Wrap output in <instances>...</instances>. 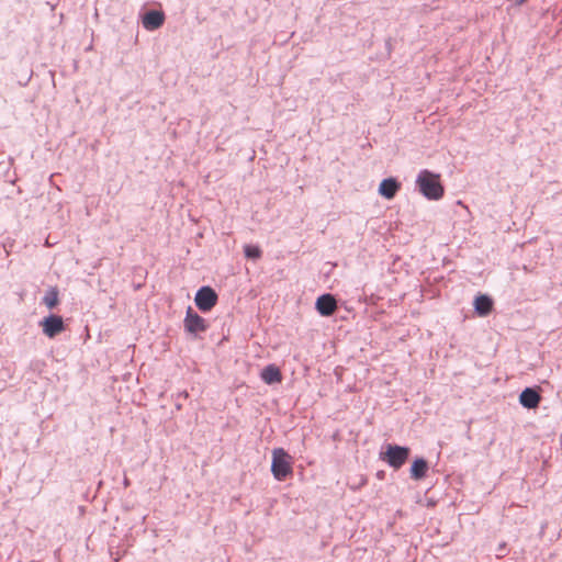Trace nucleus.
<instances>
[{
  "label": "nucleus",
  "mask_w": 562,
  "mask_h": 562,
  "mask_svg": "<svg viewBox=\"0 0 562 562\" xmlns=\"http://www.w3.org/2000/svg\"><path fill=\"white\" fill-rule=\"evenodd\" d=\"M420 193L428 200H439L443 196L445 189L440 182V175L429 170H422L416 179Z\"/></svg>",
  "instance_id": "1"
},
{
  "label": "nucleus",
  "mask_w": 562,
  "mask_h": 562,
  "mask_svg": "<svg viewBox=\"0 0 562 562\" xmlns=\"http://www.w3.org/2000/svg\"><path fill=\"white\" fill-rule=\"evenodd\" d=\"M271 472L278 481H284L293 474V458L283 448L272 450Z\"/></svg>",
  "instance_id": "2"
},
{
  "label": "nucleus",
  "mask_w": 562,
  "mask_h": 562,
  "mask_svg": "<svg viewBox=\"0 0 562 562\" xmlns=\"http://www.w3.org/2000/svg\"><path fill=\"white\" fill-rule=\"evenodd\" d=\"M409 453L411 450L407 447L387 445L385 451L380 453V459L393 469L398 470L406 463Z\"/></svg>",
  "instance_id": "3"
},
{
  "label": "nucleus",
  "mask_w": 562,
  "mask_h": 562,
  "mask_svg": "<svg viewBox=\"0 0 562 562\" xmlns=\"http://www.w3.org/2000/svg\"><path fill=\"white\" fill-rule=\"evenodd\" d=\"M195 304L202 312L211 311L217 303V294L210 286L201 288L195 294Z\"/></svg>",
  "instance_id": "4"
},
{
  "label": "nucleus",
  "mask_w": 562,
  "mask_h": 562,
  "mask_svg": "<svg viewBox=\"0 0 562 562\" xmlns=\"http://www.w3.org/2000/svg\"><path fill=\"white\" fill-rule=\"evenodd\" d=\"M41 326L43 333L49 338H53L65 330L64 321L61 316L58 315H49L48 317H45L41 322Z\"/></svg>",
  "instance_id": "5"
},
{
  "label": "nucleus",
  "mask_w": 562,
  "mask_h": 562,
  "mask_svg": "<svg viewBox=\"0 0 562 562\" xmlns=\"http://www.w3.org/2000/svg\"><path fill=\"white\" fill-rule=\"evenodd\" d=\"M206 324L204 318H202L199 314H196L192 307H188L186 318H184V328L187 331L191 334H198L206 330Z\"/></svg>",
  "instance_id": "6"
},
{
  "label": "nucleus",
  "mask_w": 562,
  "mask_h": 562,
  "mask_svg": "<svg viewBox=\"0 0 562 562\" xmlns=\"http://www.w3.org/2000/svg\"><path fill=\"white\" fill-rule=\"evenodd\" d=\"M316 310L322 316H330L337 310V301L331 294H323L316 301Z\"/></svg>",
  "instance_id": "7"
},
{
  "label": "nucleus",
  "mask_w": 562,
  "mask_h": 562,
  "mask_svg": "<svg viewBox=\"0 0 562 562\" xmlns=\"http://www.w3.org/2000/svg\"><path fill=\"white\" fill-rule=\"evenodd\" d=\"M165 22V13L162 11L153 10L144 14L142 23L147 31H155L162 26Z\"/></svg>",
  "instance_id": "8"
},
{
  "label": "nucleus",
  "mask_w": 562,
  "mask_h": 562,
  "mask_svg": "<svg viewBox=\"0 0 562 562\" xmlns=\"http://www.w3.org/2000/svg\"><path fill=\"white\" fill-rule=\"evenodd\" d=\"M541 401V396L536 389L527 387L519 395V403L528 408H537Z\"/></svg>",
  "instance_id": "9"
},
{
  "label": "nucleus",
  "mask_w": 562,
  "mask_h": 562,
  "mask_svg": "<svg viewBox=\"0 0 562 562\" xmlns=\"http://www.w3.org/2000/svg\"><path fill=\"white\" fill-rule=\"evenodd\" d=\"M400 183L394 178L384 179L379 186V193L385 199H393L400 190Z\"/></svg>",
  "instance_id": "10"
},
{
  "label": "nucleus",
  "mask_w": 562,
  "mask_h": 562,
  "mask_svg": "<svg viewBox=\"0 0 562 562\" xmlns=\"http://www.w3.org/2000/svg\"><path fill=\"white\" fill-rule=\"evenodd\" d=\"M474 308L480 316H486L493 310V300L485 294H481L474 300Z\"/></svg>",
  "instance_id": "11"
},
{
  "label": "nucleus",
  "mask_w": 562,
  "mask_h": 562,
  "mask_svg": "<svg viewBox=\"0 0 562 562\" xmlns=\"http://www.w3.org/2000/svg\"><path fill=\"white\" fill-rule=\"evenodd\" d=\"M260 376L267 384L280 383L282 381V373L274 364H269L263 368Z\"/></svg>",
  "instance_id": "12"
},
{
  "label": "nucleus",
  "mask_w": 562,
  "mask_h": 562,
  "mask_svg": "<svg viewBox=\"0 0 562 562\" xmlns=\"http://www.w3.org/2000/svg\"><path fill=\"white\" fill-rule=\"evenodd\" d=\"M428 464L424 459H416L411 467V476L414 480H422L426 476Z\"/></svg>",
  "instance_id": "13"
},
{
  "label": "nucleus",
  "mask_w": 562,
  "mask_h": 562,
  "mask_svg": "<svg viewBox=\"0 0 562 562\" xmlns=\"http://www.w3.org/2000/svg\"><path fill=\"white\" fill-rule=\"evenodd\" d=\"M43 303L49 308H54L55 306L58 305L59 303V297H58V291L56 288H50L45 296L43 297Z\"/></svg>",
  "instance_id": "14"
},
{
  "label": "nucleus",
  "mask_w": 562,
  "mask_h": 562,
  "mask_svg": "<svg viewBox=\"0 0 562 562\" xmlns=\"http://www.w3.org/2000/svg\"><path fill=\"white\" fill-rule=\"evenodd\" d=\"M245 256L250 259H258L261 257V249L258 246L246 245L244 247Z\"/></svg>",
  "instance_id": "15"
},
{
  "label": "nucleus",
  "mask_w": 562,
  "mask_h": 562,
  "mask_svg": "<svg viewBox=\"0 0 562 562\" xmlns=\"http://www.w3.org/2000/svg\"><path fill=\"white\" fill-rule=\"evenodd\" d=\"M517 4H522L524 2H526L527 0H514Z\"/></svg>",
  "instance_id": "16"
}]
</instances>
